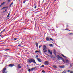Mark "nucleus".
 Segmentation results:
<instances>
[{"mask_svg":"<svg viewBox=\"0 0 73 73\" xmlns=\"http://www.w3.org/2000/svg\"><path fill=\"white\" fill-rule=\"evenodd\" d=\"M38 56L36 55L35 57V58H38Z\"/></svg>","mask_w":73,"mask_h":73,"instance_id":"obj_27","label":"nucleus"},{"mask_svg":"<svg viewBox=\"0 0 73 73\" xmlns=\"http://www.w3.org/2000/svg\"><path fill=\"white\" fill-rule=\"evenodd\" d=\"M35 53H39V51H35Z\"/></svg>","mask_w":73,"mask_h":73,"instance_id":"obj_23","label":"nucleus"},{"mask_svg":"<svg viewBox=\"0 0 73 73\" xmlns=\"http://www.w3.org/2000/svg\"><path fill=\"white\" fill-rule=\"evenodd\" d=\"M17 38H14V40H15H15H17Z\"/></svg>","mask_w":73,"mask_h":73,"instance_id":"obj_29","label":"nucleus"},{"mask_svg":"<svg viewBox=\"0 0 73 73\" xmlns=\"http://www.w3.org/2000/svg\"><path fill=\"white\" fill-rule=\"evenodd\" d=\"M18 46H21V45H20V44H19Z\"/></svg>","mask_w":73,"mask_h":73,"instance_id":"obj_41","label":"nucleus"},{"mask_svg":"<svg viewBox=\"0 0 73 73\" xmlns=\"http://www.w3.org/2000/svg\"><path fill=\"white\" fill-rule=\"evenodd\" d=\"M8 2H10V0H8Z\"/></svg>","mask_w":73,"mask_h":73,"instance_id":"obj_38","label":"nucleus"},{"mask_svg":"<svg viewBox=\"0 0 73 73\" xmlns=\"http://www.w3.org/2000/svg\"><path fill=\"white\" fill-rule=\"evenodd\" d=\"M29 59L28 60V61H27V62H29V63H32V59Z\"/></svg>","mask_w":73,"mask_h":73,"instance_id":"obj_3","label":"nucleus"},{"mask_svg":"<svg viewBox=\"0 0 73 73\" xmlns=\"http://www.w3.org/2000/svg\"><path fill=\"white\" fill-rule=\"evenodd\" d=\"M71 34H72V33H70V35H71Z\"/></svg>","mask_w":73,"mask_h":73,"instance_id":"obj_45","label":"nucleus"},{"mask_svg":"<svg viewBox=\"0 0 73 73\" xmlns=\"http://www.w3.org/2000/svg\"><path fill=\"white\" fill-rule=\"evenodd\" d=\"M50 40H51V41H53V39L52 38H50Z\"/></svg>","mask_w":73,"mask_h":73,"instance_id":"obj_19","label":"nucleus"},{"mask_svg":"<svg viewBox=\"0 0 73 73\" xmlns=\"http://www.w3.org/2000/svg\"><path fill=\"white\" fill-rule=\"evenodd\" d=\"M41 46L40 45L39 46V48H41Z\"/></svg>","mask_w":73,"mask_h":73,"instance_id":"obj_33","label":"nucleus"},{"mask_svg":"<svg viewBox=\"0 0 73 73\" xmlns=\"http://www.w3.org/2000/svg\"><path fill=\"white\" fill-rule=\"evenodd\" d=\"M21 66H20V65L18 64V68L19 69H20V68H21Z\"/></svg>","mask_w":73,"mask_h":73,"instance_id":"obj_10","label":"nucleus"},{"mask_svg":"<svg viewBox=\"0 0 73 73\" xmlns=\"http://www.w3.org/2000/svg\"><path fill=\"white\" fill-rule=\"evenodd\" d=\"M26 2V0H24L23 1V3H25V2Z\"/></svg>","mask_w":73,"mask_h":73,"instance_id":"obj_26","label":"nucleus"},{"mask_svg":"<svg viewBox=\"0 0 73 73\" xmlns=\"http://www.w3.org/2000/svg\"><path fill=\"white\" fill-rule=\"evenodd\" d=\"M5 4V2H3V3L0 5V7H1L2 5H4Z\"/></svg>","mask_w":73,"mask_h":73,"instance_id":"obj_13","label":"nucleus"},{"mask_svg":"<svg viewBox=\"0 0 73 73\" xmlns=\"http://www.w3.org/2000/svg\"><path fill=\"white\" fill-rule=\"evenodd\" d=\"M1 33H0V35L1 34Z\"/></svg>","mask_w":73,"mask_h":73,"instance_id":"obj_46","label":"nucleus"},{"mask_svg":"<svg viewBox=\"0 0 73 73\" xmlns=\"http://www.w3.org/2000/svg\"><path fill=\"white\" fill-rule=\"evenodd\" d=\"M44 66V65H43L41 66V67H43Z\"/></svg>","mask_w":73,"mask_h":73,"instance_id":"obj_31","label":"nucleus"},{"mask_svg":"<svg viewBox=\"0 0 73 73\" xmlns=\"http://www.w3.org/2000/svg\"><path fill=\"white\" fill-rule=\"evenodd\" d=\"M61 55L63 57H65V56H64V55H63V54H62Z\"/></svg>","mask_w":73,"mask_h":73,"instance_id":"obj_25","label":"nucleus"},{"mask_svg":"<svg viewBox=\"0 0 73 73\" xmlns=\"http://www.w3.org/2000/svg\"><path fill=\"white\" fill-rule=\"evenodd\" d=\"M42 72H43V73H45V71L44 70H43L42 71Z\"/></svg>","mask_w":73,"mask_h":73,"instance_id":"obj_28","label":"nucleus"},{"mask_svg":"<svg viewBox=\"0 0 73 73\" xmlns=\"http://www.w3.org/2000/svg\"><path fill=\"white\" fill-rule=\"evenodd\" d=\"M35 69V68H32L31 69V70L32 71V70H34Z\"/></svg>","mask_w":73,"mask_h":73,"instance_id":"obj_17","label":"nucleus"},{"mask_svg":"<svg viewBox=\"0 0 73 73\" xmlns=\"http://www.w3.org/2000/svg\"><path fill=\"white\" fill-rule=\"evenodd\" d=\"M43 50L44 52H47V51L46 50V48H44Z\"/></svg>","mask_w":73,"mask_h":73,"instance_id":"obj_11","label":"nucleus"},{"mask_svg":"<svg viewBox=\"0 0 73 73\" xmlns=\"http://www.w3.org/2000/svg\"><path fill=\"white\" fill-rule=\"evenodd\" d=\"M50 38H48L47 37L46 38V41H49V39Z\"/></svg>","mask_w":73,"mask_h":73,"instance_id":"obj_12","label":"nucleus"},{"mask_svg":"<svg viewBox=\"0 0 73 73\" xmlns=\"http://www.w3.org/2000/svg\"><path fill=\"white\" fill-rule=\"evenodd\" d=\"M48 52L49 53H50V54H52V52H51L50 51V50H48Z\"/></svg>","mask_w":73,"mask_h":73,"instance_id":"obj_9","label":"nucleus"},{"mask_svg":"<svg viewBox=\"0 0 73 73\" xmlns=\"http://www.w3.org/2000/svg\"><path fill=\"white\" fill-rule=\"evenodd\" d=\"M6 68L5 67L3 68V70H2V72L3 73H7V72H6Z\"/></svg>","mask_w":73,"mask_h":73,"instance_id":"obj_2","label":"nucleus"},{"mask_svg":"<svg viewBox=\"0 0 73 73\" xmlns=\"http://www.w3.org/2000/svg\"><path fill=\"white\" fill-rule=\"evenodd\" d=\"M4 9V7H3V8H2L1 9V10H3V9Z\"/></svg>","mask_w":73,"mask_h":73,"instance_id":"obj_36","label":"nucleus"},{"mask_svg":"<svg viewBox=\"0 0 73 73\" xmlns=\"http://www.w3.org/2000/svg\"><path fill=\"white\" fill-rule=\"evenodd\" d=\"M13 66H14V64H10L9 65V66L11 67H13Z\"/></svg>","mask_w":73,"mask_h":73,"instance_id":"obj_4","label":"nucleus"},{"mask_svg":"<svg viewBox=\"0 0 73 73\" xmlns=\"http://www.w3.org/2000/svg\"><path fill=\"white\" fill-rule=\"evenodd\" d=\"M34 8H36V5L35 6Z\"/></svg>","mask_w":73,"mask_h":73,"instance_id":"obj_34","label":"nucleus"},{"mask_svg":"<svg viewBox=\"0 0 73 73\" xmlns=\"http://www.w3.org/2000/svg\"><path fill=\"white\" fill-rule=\"evenodd\" d=\"M6 11H7V9H6V10H5V11H3V12H6Z\"/></svg>","mask_w":73,"mask_h":73,"instance_id":"obj_32","label":"nucleus"},{"mask_svg":"<svg viewBox=\"0 0 73 73\" xmlns=\"http://www.w3.org/2000/svg\"><path fill=\"white\" fill-rule=\"evenodd\" d=\"M57 57L58 60H62V61H63L64 62H65V60H64V59H63L62 57H60V56H59V55H58L57 56Z\"/></svg>","mask_w":73,"mask_h":73,"instance_id":"obj_1","label":"nucleus"},{"mask_svg":"<svg viewBox=\"0 0 73 73\" xmlns=\"http://www.w3.org/2000/svg\"><path fill=\"white\" fill-rule=\"evenodd\" d=\"M43 48H45L46 49V47L45 45H44Z\"/></svg>","mask_w":73,"mask_h":73,"instance_id":"obj_22","label":"nucleus"},{"mask_svg":"<svg viewBox=\"0 0 73 73\" xmlns=\"http://www.w3.org/2000/svg\"><path fill=\"white\" fill-rule=\"evenodd\" d=\"M53 67L55 69H56V68H57V66L56 65H54L53 66Z\"/></svg>","mask_w":73,"mask_h":73,"instance_id":"obj_15","label":"nucleus"},{"mask_svg":"<svg viewBox=\"0 0 73 73\" xmlns=\"http://www.w3.org/2000/svg\"><path fill=\"white\" fill-rule=\"evenodd\" d=\"M13 4V2L11 3L10 5V6L11 7L12 5Z\"/></svg>","mask_w":73,"mask_h":73,"instance_id":"obj_20","label":"nucleus"},{"mask_svg":"<svg viewBox=\"0 0 73 73\" xmlns=\"http://www.w3.org/2000/svg\"><path fill=\"white\" fill-rule=\"evenodd\" d=\"M55 0V1H56V0Z\"/></svg>","mask_w":73,"mask_h":73,"instance_id":"obj_47","label":"nucleus"},{"mask_svg":"<svg viewBox=\"0 0 73 73\" xmlns=\"http://www.w3.org/2000/svg\"><path fill=\"white\" fill-rule=\"evenodd\" d=\"M70 73H73V72L72 71H70Z\"/></svg>","mask_w":73,"mask_h":73,"instance_id":"obj_35","label":"nucleus"},{"mask_svg":"<svg viewBox=\"0 0 73 73\" xmlns=\"http://www.w3.org/2000/svg\"><path fill=\"white\" fill-rule=\"evenodd\" d=\"M45 64L46 65H49V62H48V61H46L45 62Z\"/></svg>","mask_w":73,"mask_h":73,"instance_id":"obj_8","label":"nucleus"},{"mask_svg":"<svg viewBox=\"0 0 73 73\" xmlns=\"http://www.w3.org/2000/svg\"><path fill=\"white\" fill-rule=\"evenodd\" d=\"M1 35H0V37L1 36Z\"/></svg>","mask_w":73,"mask_h":73,"instance_id":"obj_44","label":"nucleus"},{"mask_svg":"<svg viewBox=\"0 0 73 73\" xmlns=\"http://www.w3.org/2000/svg\"><path fill=\"white\" fill-rule=\"evenodd\" d=\"M3 8H4V9L5 8H6V7H3Z\"/></svg>","mask_w":73,"mask_h":73,"instance_id":"obj_40","label":"nucleus"},{"mask_svg":"<svg viewBox=\"0 0 73 73\" xmlns=\"http://www.w3.org/2000/svg\"><path fill=\"white\" fill-rule=\"evenodd\" d=\"M37 60H38L39 62H41V61H42V60H41V59L39 58H37Z\"/></svg>","mask_w":73,"mask_h":73,"instance_id":"obj_6","label":"nucleus"},{"mask_svg":"<svg viewBox=\"0 0 73 73\" xmlns=\"http://www.w3.org/2000/svg\"><path fill=\"white\" fill-rule=\"evenodd\" d=\"M32 62H33V63L35 64H36V61L35 60H34L33 59H32Z\"/></svg>","mask_w":73,"mask_h":73,"instance_id":"obj_5","label":"nucleus"},{"mask_svg":"<svg viewBox=\"0 0 73 73\" xmlns=\"http://www.w3.org/2000/svg\"><path fill=\"white\" fill-rule=\"evenodd\" d=\"M31 70L30 69H29V70H28V71H29V72H31Z\"/></svg>","mask_w":73,"mask_h":73,"instance_id":"obj_30","label":"nucleus"},{"mask_svg":"<svg viewBox=\"0 0 73 73\" xmlns=\"http://www.w3.org/2000/svg\"><path fill=\"white\" fill-rule=\"evenodd\" d=\"M7 50H9V49H7Z\"/></svg>","mask_w":73,"mask_h":73,"instance_id":"obj_42","label":"nucleus"},{"mask_svg":"<svg viewBox=\"0 0 73 73\" xmlns=\"http://www.w3.org/2000/svg\"><path fill=\"white\" fill-rule=\"evenodd\" d=\"M59 67L60 68H64L65 67V66H59Z\"/></svg>","mask_w":73,"mask_h":73,"instance_id":"obj_7","label":"nucleus"},{"mask_svg":"<svg viewBox=\"0 0 73 73\" xmlns=\"http://www.w3.org/2000/svg\"><path fill=\"white\" fill-rule=\"evenodd\" d=\"M5 31V29H4L3 31H2L1 32V33H2V32H4V31Z\"/></svg>","mask_w":73,"mask_h":73,"instance_id":"obj_24","label":"nucleus"},{"mask_svg":"<svg viewBox=\"0 0 73 73\" xmlns=\"http://www.w3.org/2000/svg\"><path fill=\"white\" fill-rule=\"evenodd\" d=\"M50 46L51 47H53V44H51L50 45Z\"/></svg>","mask_w":73,"mask_h":73,"instance_id":"obj_21","label":"nucleus"},{"mask_svg":"<svg viewBox=\"0 0 73 73\" xmlns=\"http://www.w3.org/2000/svg\"><path fill=\"white\" fill-rule=\"evenodd\" d=\"M68 72H70V70H68Z\"/></svg>","mask_w":73,"mask_h":73,"instance_id":"obj_39","label":"nucleus"},{"mask_svg":"<svg viewBox=\"0 0 73 73\" xmlns=\"http://www.w3.org/2000/svg\"><path fill=\"white\" fill-rule=\"evenodd\" d=\"M68 30L69 31V30Z\"/></svg>","mask_w":73,"mask_h":73,"instance_id":"obj_48","label":"nucleus"},{"mask_svg":"<svg viewBox=\"0 0 73 73\" xmlns=\"http://www.w3.org/2000/svg\"><path fill=\"white\" fill-rule=\"evenodd\" d=\"M56 51L54 49V54L55 55H56Z\"/></svg>","mask_w":73,"mask_h":73,"instance_id":"obj_16","label":"nucleus"},{"mask_svg":"<svg viewBox=\"0 0 73 73\" xmlns=\"http://www.w3.org/2000/svg\"><path fill=\"white\" fill-rule=\"evenodd\" d=\"M8 16H9V15H10V13H9L8 14Z\"/></svg>","mask_w":73,"mask_h":73,"instance_id":"obj_37","label":"nucleus"},{"mask_svg":"<svg viewBox=\"0 0 73 73\" xmlns=\"http://www.w3.org/2000/svg\"><path fill=\"white\" fill-rule=\"evenodd\" d=\"M7 17H9V15H8L7 16Z\"/></svg>","mask_w":73,"mask_h":73,"instance_id":"obj_43","label":"nucleus"},{"mask_svg":"<svg viewBox=\"0 0 73 73\" xmlns=\"http://www.w3.org/2000/svg\"><path fill=\"white\" fill-rule=\"evenodd\" d=\"M35 44L36 46H37V47H38V43H36Z\"/></svg>","mask_w":73,"mask_h":73,"instance_id":"obj_18","label":"nucleus"},{"mask_svg":"<svg viewBox=\"0 0 73 73\" xmlns=\"http://www.w3.org/2000/svg\"><path fill=\"white\" fill-rule=\"evenodd\" d=\"M66 63H68V64H69V61L68 60H66Z\"/></svg>","mask_w":73,"mask_h":73,"instance_id":"obj_14","label":"nucleus"}]
</instances>
